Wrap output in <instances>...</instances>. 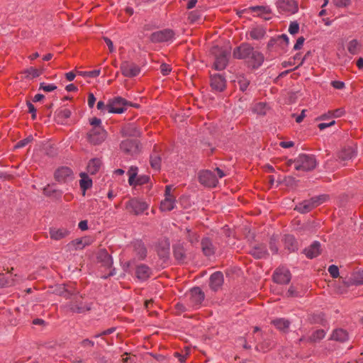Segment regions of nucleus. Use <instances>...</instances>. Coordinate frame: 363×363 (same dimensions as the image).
Masks as SVG:
<instances>
[{
    "label": "nucleus",
    "mask_w": 363,
    "mask_h": 363,
    "mask_svg": "<svg viewBox=\"0 0 363 363\" xmlns=\"http://www.w3.org/2000/svg\"><path fill=\"white\" fill-rule=\"evenodd\" d=\"M80 186L83 189V194H85V191L92 186V180L87 176L84 172L80 174Z\"/></svg>",
    "instance_id": "obj_36"
},
{
    "label": "nucleus",
    "mask_w": 363,
    "mask_h": 363,
    "mask_svg": "<svg viewBox=\"0 0 363 363\" xmlns=\"http://www.w3.org/2000/svg\"><path fill=\"white\" fill-rule=\"evenodd\" d=\"M174 33L173 30L164 29L157 31L151 34L150 40L152 43H164L172 40L174 38Z\"/></svg>",
    "instance_id": "obj_10"
},
{
    "label": "nucleus",
    "mask_w": 363,
    "mask_h": 363,
    "mask_svg": "<svg viewBox=\"0 0 363 363\" xmlns=\"http://www.w3.org/2000/svg\"><path fill=\"white\" fill-rule=\"evenodd\" d=\"M57 89V86L53 84H45L42 82L40 84V90H43L45 92H51Z\"/></svg>",
    "instance_id": "obj_47"
},
{
    "label": "nucleus",
    "mask_w": 363,
    "mask_h": 363,
    "mask_svg": "<svg viewBox=\"0 0 363 363\" xmlns=\"http://www.w3.org/2000/svg\"><path fill=\"white\" fill-rule=\"evenodd\" d=\"M238 83L240 86V89L242 91H245L250 84V80L244 77H241L238 79Z\"/></svg>",
    "instance_id": "obj_44"
},
{
    "label": "nucleus",
    "mask_w": 363,
    "mask_h": 363,
    "mask_svg": "<svg viewBox=\"0 0 363 363\" xmlns=\"http://www.w3.org/2000/svg\"><path fill=\"white\" fill-rule=\"evenodd\" d=\"M328 271L331 277L336 279L340 275L339 268L337 265L331 264L328 267Z\"/></svg>",
    "instance_id": "obj_46"
},
{
    "label": "nucleus",
    "mask_w": 363,
    "mask_h": 363,
    "mask_svg": "<svg viewBox=\"0 0 363 363\" xmlns=\"http://www.w3.org/2000/svg\"><path fill=\"white\" fill-rule=\"evenodd\" d=\"M71 111L68 108H62L56 113V120L60 123H64V122L70 117Z\"/></svg>",
    "instance_id": "obj_34"
},
{
    "label": "nucleus",
    "mask_w": 363,
    "mask_h": 363,
    "mask_svg": "<svg viewBox=\"0 0 363 363\" xmlns=\"http://www.w3.org/2000/svg\"><path fill=\"white\" fill-rule=\"evenodd\" d=\"M88 243L84 239H76L67 245L69 250H77L83 249Z\"/></svg>",
    "instance_id": "obj_35"
},
{
    "label": "nucleus",
    "mask_w": 363,
    "mask_h": 363,
    "mask_svg": "<svg viewBox=\"0 0 363 363\" xmlns=\"http://www.w3.org/2000/svg\"><path fill=\"white\" fill-rule=\"evenodd\" d=\"M250 254L257 259H262L266 257L267 251L263 245H257L252 248Z\"/></svg>",
    "instance_id": "obj_26"
},
{
    "label": "nucleus",
    "mask_w": 363,
    "mask_h": 363,
    "mask_svg": "<svg viewBox=\"0 0 363 363\" xmlns=\"http://www.w3.org/2000/svg\"><path fill=\"white\" fill-rule=\"evenodd\" d=\"M97 259L106 267H111L112 266V258L106 250L101 249L99 251Z\"/></svg>",
    "instance_id": "obj_21"
},
{
    "label": "nucleus",
    "mask_w": 363,
    "mask_h": 363,
    "mask_svg": "<svg viewBox=\"0 0 363 363\" xmlns=\"http://www.w3.org/2000/svg\"><path fill=\"white\" fill-rule=\"evenodd\" d=\"M249 59L251 60L254 67H258L262 64L264 61V56L261 52L253 49Z\"/></svg>",
    "instance_id": "obj_30"
},
{
    "label": "nucleus",
    "mask_w": 363,
    "mask_h": 363,
    "mask_svg": "<svg viewBox=\"0 0 363 363\" xmlns=\"http://www.w3.org/2000/svg\"><path fill=\"white\" fill-rule=\"evenodd\" d=\"M201 18V13L198 11L189 12L188 19L191 23H195Z\"/></svg>",
    "instance_id": "obj_49"
},
{
    "label": "nucleus",
    "mask_w": 363,
    "mask_h": 363,
    "mask_svg": "<svg viewBox=\"0 0 363 363\" xmlns=\"http://www.w3.org/2000/svg\"><path fill=\"white\" fill-rule=\"evenodd\" d=\"M121 71L123 76L126 77H134L140 72V68L134 62L124 61L121 65Z\"/></svg>",
    "instance_id": "obj_8"
},
{
    "label": "nucleus",
    "mask_w": 363,
    "mask_h": 363,
    "mask_svg": "<svg viewBox=\"0 0 363 363\" xmlns=\"http://www.w3.org/2000/svg\"><path fill=\"white\" fill-rule=\"evenodd\" d=\"M225 79L220 74H215L211 77V88L216 91H222L225 88Z\"/></svg>",
    "instance_id": "obj_17"
},
{
    "label": "nucleus",
    "mask_w": 363,
    "mask_h": 363,
    "mask_svg": "<svg viewBox=\"0 0 363 363\" xmlns=\"http://www.w3.org/2000/svg\"><path fill=\"white\" fill-rule=\"evenodd\" d=\"M277 7L281 12L289 14H294L298 10V3L295 0H279L277 3Z\"/></svg>",
    "instance_id": "obj_11"
},
{
    "label": "nucleus",
    "mask_w": 363,
    "mask_h": 363,
    "mask_svg": "<svg viewBox=\"0 0 363 363\" xmlns=\"http://www.w3.org/2000/svg\"><path fill=\"white\" fill-rule=\"evenodd\" d=\"M317 206V200L314 198L303 201L298 204L295 209L301 213H306L315 208Z\"/></svg>",
    "instance_id": "obj_16"
},
{
    "label": "nucleus",
    "mask_w": 363,
    "mask_h": 363,
    "mask_svg": "<svg viewBox=\"0 0 363 363\" xmlns=\"http://www.w3.org/2000/svg\"><path fill=\"white\" fill-rule=\"evenodd\" d=\"M55 179L60 183H68L73 179V174L71 169L62 167L55 172Z\"/></svg>",
    "instance_id": "obj_14"
},
{
    "label": "nucleus",
    "mask_w": 363,
    "mask_h": 363,
    "mask_svg": "<svg viewBox=\"0 0 363 363\" xmlns=\"http://www.w3.org/2000/svg\"><path fill=\"white\" fill-rule=\"evenodd\" d=\"M316 165V160L314 156L308 155H300L296 159L295 169L298 171H309Z\"/></svg>",
    "instance_id": "obj_3"
},
{
    "label": "nucleus",
    "mask_w": 363,
    "mask_h": 363,
    "mask_svg": "<svg viewBox=\"0 0 363 363\" xmlns=\"http://www.w3.org/2000/svg\"><path fill=\"white\" fill-rule=\"evenodd\" d=\"M253 48L248 45H242L233 52L234 57L238 59L250 58Z\"/></svg>",
    "instance_id": "obj_18"
},
{
    "label": "nucleus",
    "mask_w": 363,
    "mask_h": 363,
    "mask_svg": "<svg viewBox=\"0 0 363 363\" xmlns=\"http://www.w3.org/2000/svg\"><path fill=\"white\" fill-rule=\"evenodd\" d=\"M363 284V270L354 272L351 278L347 280H343L342 284H336L335 286L337 293L344 294L347 293V289L352 285Z\"/></svg>",
    "instance_id": "obj_1"
},
{
    "label": "nucleus",
    "mask_w": 363,
    "mask_h": 363,
    "mask_svg": "<svg viewBox=\"0 0 363 363\" xmlns=\"http://www.w3.org/2000/svg\"><path fill=\"white\" fill-rule=\"evenodd\" d=\"M361 43L356 39L349 41L347 45L348 52L352 55L359 54L361 50Z\"/></svg>",
    "instance_id": "obj_29"
},
{
    "label": "nucleus",
    "mask_w": 363,
    "mask_h": 363,
    "mask_svg": "<svg viewBox=\"0 0 363 363\" xmlns=\"http://www.w3.org/2000/svg\"><path fill=\"white\" fill-rule=\"evenodd\" d=\"M285 248L289 252H294L298 249V242L292 235H285L284 238Z\"/></svg>",
    "instance_id": "obj_27"
},
{
    "label": "nucleus",
    "mask_w": 363,
    "mask_h": 363,
    "mask_svg": "<svg viewBox=\"0 0 363 363\" xmlns=\"http://www.w3.org/2000/svg\"><path fill=\"white\" fill-rule=\"evenodd\" d=\"M201 245L202 251L206 256L209 257L214 254L215 246L209 238H205L202 239Z\"/></svg>",
    "instance_id": "obj_23"
},
{
    "label": "nucleus",
    "mask_w": 363,
    "mask_h": 363,
    "mask_svg": "<svg viewBox=\"0 0 363 363\" xmlns=\"http://www.w3.org/2000/svg\"><path fill=\"white\" fill-rule=\"evenodd\" d=\"M267 110V105L263 102L257 103L253 107V111L259 115L266 114Z\"/></svg>",
    "instance_id": "obj_41"
},
{
    "label": "nucleus",
    "mask_w": 363,
    "mask_h": 363,
    "mask_svg": "<svg viewBox=\"0 0 363 363\" xmlns=\"http://www.w3.org/2000/svg\"><path fill=\"white\" fill-rule=\"evenodd\" d=\"M101 162L99 159L94 158L89 161L87 170L91 174L97 173L101 167Z\"/></svg>",
    "instance_id": "obj_33"
},
{
    "label": "nucleus",
    "mask_w": 363,
    "mask_h": 363,
    "mask_svg": "<svg viewBox=\"0 0 363 363\" xmlns=\"http://www.w3.org/2000/svg\"><path fill=\"white\" fill-rule=\"evenodd\" d=\"M175 197L164 198L160 203V209L162 211H172L175 208Z\"/></svg>",
    "instance_id": "obj_28"
},
{
    "label": "nucleus",
    "mask_w": 363,
    "mask_h": 363,
    "mask_svg": "<svg viewBox=\"0 0 363 363\" xmlns=\"http://www.w3.org/2000/svg\"><path fill=\"white\" fill-rule=\"evenodd\" d=\"M204 299V294L199 287L192 289L190 291L191 303L194 307H199Z\"/></svg>",
    "instance_id": "obj_15"
},
{
    "label": "nucleus",
    "mask_w": 363,
    "mask_h": 363,
    "mask_svg": "<svg viewBox=\"0 0 363 363\" xmlns=\"http://www.w3.org/2000/svg\"><path fill=\"white\" fill-rule=\"evenodd\" d=\"M78 74L81 75V76H83L84 77H90V78H95L96 77H98L100 73H101V70L100 69H95V70H93V71H90V72H77Z\"/></svg>",
    "instance_id": "obj_43"
},
{
    "label": "nucleus",
    "mask_w": 363,
    "mask_h": 363,
    "mask_svg": "<svg viewBox=\"0 0 363 363\" xmlns=\"http://www.w3.org/2000/svg\"><path fill=\"white\" fill-rule=\"evenodd\" d=\"M250 9L254 12H258V14L259 16H262L263 14L268 15L270 14L272 12L269 7L264 6H256L250 7Z\"/></svg>",
    "instance_id": "obj_40"
},
{
    "label": "nucleus",
    "mask_w": 363,
    "mask_h": 363,
    "mask_svg": "<svg viewBox=\"0 0 363 363\" xmlns=\"http://www.w3.org/2000/svg\"><path fill=\"white\" fill-rule=\"evenodd\" d=\"M150 164L153 169L158 170L160 167V158L158 157H152Z\"/></svg>",
    "instance_id": "obj_54"
},
{
    "label": "nucleus",
    "mask_w": 363,
    "mask_h": 363,
    "mask_svg": "<svg viewBox=\"0 0 363 363\" xmlns=\"http://www.w3.org/2000/svg\"><path fill=\"white\" fill-rule=\"evenodd\" d=\"M150 178L147 175H140L135 180V184L142 185L149 182Z\"/></svg>",
    "instance_id": "obj_51"
},
{
    "label": "nucleus",
    "mask_w": 363,
    "mask_h": 363,
    "mask_svg": "<svg viewBox=\"0 0 363 363\" xmlns=\"http://www.w3.org/2000/svg\"><path fill=\"white\" fill-rule=\"evenodd\" d=\"M106 138V132L101 126L91 128L87 133V140L92 145H99Z\"/></svg>",
    "instance_id": "obj_5"
},
{
    "label": "nucleus",
    "mask_w": 363,
    "mask_h": 363,
    "mask_svg": "<svg viewBox=\"0 0 363 363\" xmlns=\"http://www.w3.org/2000/svg\"><path fill=\"white\" fill-rule=\"evenodd\" d=\"M25 73L27 74L26 77L30 79H33L40 76V72L38 69L33 67L28 69Z\"/></svg>",
    "instance_id": "obj_48"
},
{
    "label": "nucleus",
    "mask_w": 363,
    "mask_h": 363,
    "mask_svg": "<svg viewBox=\"0 0 363 363\" xmlns=\"http://www.w3.org/2000/svg\"><path fill=\"white\" fill-rule=\"evenodd\" d=\"M33 137L30 135L29 137L19 141L15 147L16 148H21L23 147H25L26 145L30 143L33 140Z\"/></svg>",
    "instance_id": "obj_53"
},
{
    "label": "nucleus",
    "mask_w": 363,
    "mask_h": 363,
    "mask_svg": "<svg viewBox=\"0 0 363 363\" xmlns=\"http://www.w3.org/2000/svg\"><path fill=\"white\" fill-rule=\"evenodd\" d=\"M122 134L125 137H138L140 132L135 125L131 124L123 128Z\"/></svg>",
    "instance_id": "obj_31"
},
{
    "label": "nucleus",
    "mask_w": 363,
    "mask_h": 363,
    "mask_svg": "<svg viewBox=\"0 0 363 363\" xmlns=\"http://www.w3.org/2000/svg\"><path fill=\"white\" fill-rule=\"evenodd\" d=\"M304 43V38L300 37L297 39L296 44L294 46V49L297 50L301 48Z\"/></svg>",
    "instance_id": "obj_59"
},
{
    "label": "nucleus",
    "mask_w": 363,
    "mask_h": 363,
    "mask_svg": "<svg viewBox=\"0 0 363 363\" xmlns=\"http://www.w3.org/2000/svg\"><path fill=\"white\" fill-rule=\"evenodd\" d=\"M335 123V121L334 119H331L330 121L327 123H319V130H324L325 128L332 126Z\"/></svg>",
    "instance_id": "obj_57"
},
{
    "label": "nucleus",
    "mask_w": 363,
    "mask_h": 363,
    "mask_svg": "<svg viewBox=\"0 0 363 363\" xmlns=\"http://www.w3.org/2000/svg\"><path fill=\"white\" fill-rule=\"evenodd\" d=\"M133 250L140 259H143L147 255V250L141 241L138 240L133 243Z\"/></svg>",
    "instance_id": "obj_25"
},
{
    "label": "nucleus",
    "mask_w": 363,
    "mask_h": 363,
    "mask_svg": "<svg viewBox=\"0 0 363 363\" xmlns=\"http://www.w3.org/2000/svg\"><path fill=\"white\" fill-rule=\"evenodd\" d=\"M90 124L95 128L96 126H101V121L97 118H94L90 121Z\"/></svg>",
    "instance_id": "obj_62"
},
{
    "label": "nucleus",
    "mask_w": 363,
    "mask_h": 363,
    "mask_svg": "<svg viewBox=\"0 0 363 363\" xmlns=\"http://www.w3.org/2000/svg\"><path fill=\"white\" fill-rule=\"evenodd\" d=\"M151 273V269L143 264L137 266L135 269L136 277L141 281L147 279L150 277Z\"/></svg>",
    "instance_id": "obj_20"
},
{
    "label": "nucleus",
    "mask_w": 363,
    "mask_h": 363,
    "mask_svg": "<svg viewBox=\"0 0 363 363\" xmlns=\"http://www.w3.org/2000/svg\"><path fill=\"white\" fill-rule=\"evenodd\" d=\"M96 98L92 93H89L88 96V105L90 108L94 106Z\"/></svg>",
    "instance_id": "obj_60"
},
{
    "label": "nucleus",
    "mask_w": 363,
    "mask_h": 363,
    "mask_svg": "<svg viewBox=\"0 0 363 363\" xmlns=\"http://www.w3.org/2000/svg\"><path fill=\"white\" fill-rule=\"evenodd\" d=\"M174 255L175 258L178 260H182L184 257L183 249L180 247L174 248Z\"/></svg>",
    "instance_id": "obj_55"
},
{
    "label": "nucleus",
    "mask_w": 363,
    "mask_h": 363,
    "mask_svg": "<svg viewBox=\"0 0 363 363\" xmlns=\"http://www.w3.org/2000/svg\"><path fill=\"white\" fill-rule=\"evenodd\" d=\"M121 149L124 152L133 155L139 152L140 146L136 139H127L121 142Z\"/></svg>",
    "instance_id": "obj_13"
},
{
    "label": "nucleus",
    "mask_w": 363,
    "mask_h": 363,
    "mask_svg": "<svg viewBox=\"0 0 363 363\" xmlns=\"http://www.w3.org/2000/svg\"><path fill=\"white\" fill-rule=\"evenodd\" d=\"M299 30V25L297 22L293 21L290 23L289 28V32L291 35L296 34Z\"/></svg>",
    "instance_id": "obj_50"
},
{
    "label": "nucleus",
    "mask_w": 363,
    "mask_h": 363,
    "mask_svg": "<svg viewBox=\"0 0 363 363\" xmlns=\"http://www.w3.org/2000/svg\"><path fill=\"white\" fill-rule=\"evenodd\" d=\"M212 52L215 55V69L217 70L224 69L228 62L229 52L218 46L213 48Z\"/></svg>",
    "instance_id": "obj_2"
},
{
    "label": "nucleus",
    "mask_w": 363,
    "mask_h": 363,
    "mask_svg": "<svg viewBox=\"0 0 363 363\" xmlns=\"http://www.w3.org/2000/svg\"><path fill=\"white\" fill-rule=\"evenodd\" d=\"M279 145L283 148H289L294 145V143L292 141H282Z\"/></svg>",
    "instance_id": "obj_63"
},
{
    "label": "nucleus",
    "mask_w": 363,
    "mask_h": 363,
    "mask_svg": "<svg viewBox=\"0 0 363 363\" xmlns=\"http://www.w3.org/2000/svg\"><path fill=\"white\" fill-rule=\"evenodd\" d=\"M148 207V205L143 200L139 199H132L125 204L126 209L135 215H139L143 213Z\"/></svg>",
    "instance_id": "obj_7"
},
{
    "label": "nucleus",
    "mask_w": 363,
    "mask_h": 363,
    "mask_svg": "<svg viewBox=\"0 0 363 363\" xmlns=\"http://www.w3.org/2000/svg\"><path fill=\"white\" fill-rule=\"evenodd\" d=\"M199 182L208 187H215L218 179L213 173L209 170H203L199 173Z\"/></svg>",
    "instance_id": "obj_9"
},
{
    "label": "nucleus",
    "mask_w": 363,
    "mask_h": 363,
    "mask_svg": "<svg viewBox=\"0 0 363 363\" xmlns=\"http://www.w3.org/2000/svg\"><path fill=\"white\" fill-rule=\"evenodd\" d=\"M127 106H133L122 97L118 96L109 101L107 104L108 113H122L126 110Z\"/></svg>",
    "instance_id": "obj_4"
},
{
    "label": "nucleus",
    "mask_w": 363,
    "mask_h": 363,
    "mask_svg": "<svg viewBox=\"0 0 363 363\" xmlns=\"http://www.w3.org/2000/svg\"><path fill=\"white\" fill-rule=\"evenodd\" d=\"M305 254L307 257L312 259L316 257L318 254V242L315 241L309 248L305 250Z\"/></svg>",
    "instance_id": "obj_39"
},
{
    "label": "nucleus",
    "mask_w": 363,
    "mask_h": 363,
    "mask_svg": "<svg viewBox=\"0 0 363 363\" xmlns=\"http://www.w3.org/2000/svg\"><path fill=\"white\" fill-rule=\"evenodd\" d=\"M350 0H333L335 6L340 8L347 7L350 4Z\"/></svg>",
    "instance_id": "obj_52"
},
{
    "label": "nucleus",
    "mask_w": 363,
    "mask_h": 363,
    "mask_svg": "<svg viewBox=\"0 0 363 363\" xmlns=\"http://www.w3.org/2000/svg\"><path fill=\"white\" fill-rule=\"evenodd\" d=\"M345 113V111L343 109H336L333 112H332V115L333 118H337L342 116Z\"/></svg>",
    "instance_id": "obj_64"
},
{
    "label": "nucleus",
    "mask_w": 363,
    "mask_h": 363,
    "mask_svg": "<svg viewBox=\"0 0 363 363\" xmlns=\"http://www.w3.org/2000/svg\"><path fill=\"white\" fill-rule=\"evenodd\" d=\"M330 339L340 342H345L348 340L349 335L347 330L338 328L333 330Z\"/></svg>",
    "instance_id": "obj_22"
},
{
    "label": "nucleus",
    "mask_w": 363,
    "mask_h": 363,
    "mask_svg": "<svg viewBox=\"0 0 363 363\" xmlns=\"http://www.w3.org/2000/svg\"><path fill=\"white\" fill-rule=\"evenodd\" d=\"M91 305L89 303H83L82 296H74L67 306L72 312L82 313L89 311L91 308Z\"/></svg>",
    "instance_id": "obj_6"
},
{
    "label": "nucleus",
    "mask_w": 363,
    "mask_h": 363,
    "mask_svg": "<svg viewBox=\"0 0 363 363\" xmlns=\"http://www.w3.org/2000/svg\"><path fill=\"white\" fill-rule=\"evenodd\" d=\"M291 276L289 270L285 267H279L275 270L273 274L274 281L279 284L289 283Z\"/></svg>",
    "instance_id": "obj_12"
},
{
    "label": "nucleus",
    "mask_w": 363,
    "mask_h": 363,
    "mask_svg": "<svg viewBox=\"0 0 363 363\" xmlns=\"http://www.w3.org/2000/svg\"><path fill=\"white\" fill-rule=\"evenodd\" d=\"M272 323L277 328L283 331H286L290 325L289 321L284 318L274 320Z\"/></svg>",
    "instance_id": "obj_38"
},
{
    "label": "nucleus",
    "mask_w": 363,
    "mask_h": 363,
    "mask_svg": "<svg viewBox=\"0 0 363 363\" xmlns=\"http://www.w3.org/2000/svg\"><path fill=\"white\" fill-rule=\"evenodd\" d=\"M186 233H187V238L191 243H194L198 242L199 240V236L197 235L196 233L193 231L191 229L186 228Z\"/></svg>",
    "instance_id": "obj_45"
},
{
    "label": "nucleus",
    "mask_w": 363,
    "mask_h": 363,
    "mask_svg": "<svg viewBox=\"0 0 363 363\" xmlns=\"http://www.w3.org/2000/svg\"><path fill=\"white\" fill-rule=\"evenodd\" d=\"M128 174L129 175L128 183L130 185H135V180L138 174V168L135 167H131Z\"/></svg>",
    "instance_id": "obj_42"
},
{
    "label": "nucleus",
    "mask_w": 363,
    "mask_h": 363,
    "mask_svg": "<svg viewBox=\"0 0 363 363\" xmlns=\"http://www.w3.org/2000/svg\"><path fill=\"white\" fill-rule=\"evenodd\" d=\"M270 345L268 342H264L259 346H257V350H262L263 352H265L267 350H269Z\"/></svg>",
    "instance_id": "obj_61"
},
{
    "label": "nucleus",
    "mask_w": 363,
    "mask_h": 363,
    "mask_svg": "<svg viewBox=\"0 0 363 363\" xmlns=\"http://www.w3.org/2000/svg\"><path fill=\"white\" fill-rule=\"evenodd\" d=\"M223 284V275L220 272L213 273L210 277V287L217 291Z\"/></svg>",
    "instance_id": "obj_19"
},
{
    "label": "nucleus",
    "mask_w": 363,
    "mask_h": 363,
    "mask_svg": "<svg viewBox=\"0 0 363 363\" xmlns=\"http://www.w3.org/2000/svg\"><path fill=\"white\" fill-rule=\"evenodd\" d=\"M69 232L65 228H52L50 229V236L51 239L60 240L67 237Z\"/></svg>",
    "instance_id": "obj_24"
},
{
    "label": "nucleus",
    "mask_w": 363,
    "mask_h": 363,
    "mask_svg": "<svg viewBox=\"0 0 363 363\" xmlns=\"http://www.w3.org/2000/svg\"><path fill=\"white\" fill-rule=\"evenodd\" d=\"M266 34L265 30L260 26L253 28L250 32L249 35L250 38L253 40H261L262 39Z\"/></svg>",
    "instance_id": "obj_32"
},
{
    "label": "nucleus",
    "mask_w": 363,
    "mask_h": 363,
    "mask_svg": "<svg viewBox=\"0 0 363 363\" xmlns=\"http://www.w3.org/2000/svg\"><path fill=\"white\" fill-rule=\"evenodd\" d=\"M172 68L170 65L167 64H162L160 65V71L163 75H167L170 73Z\"/></svg>",
    "instance_id": "obj_56"
},
{
    "label": "nucleus",
    "mask_w": 363,
    "mask_h": 363,
    "mask_svg": "<svg viewBox=\"0 0 363 363\" xmlns=\"http://www.w3.org/2000/svg\"><path fill=\"white\" fill-rule=\"evenodd\" d=\"M331 84L336 89H342L345 87V83L341 81H333Z\"/></svg>",
    "instance_id": "obj_58"
},
{
    "label": "nucleus",
    "mask_w": 363,
    "mask_h": 363,
    "mask_svg": "<svg viewBox=\"0 0 363 363\" xmlns=\"http://www.w3.org/2000/svg\"><path fill=\"white\" fill-rule=\"evenodd\" d=\"M357 155V152L353 147H349L345 148L340 154V158L343 160H350Z\"/></svg>",
    "instance_id": "obj_37"
}]
</instances>
